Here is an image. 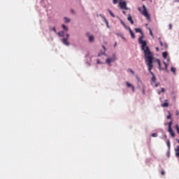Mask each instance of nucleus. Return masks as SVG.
Masks as SVG:
<instances>
[{
	"label": "nucleus",
	"mask_w": 179,
	"mask_h": 179,
	"mask_svg": "<svg viewBox=\"0 0 179 179\" xmlns=\"http://www.w3.org/2000/svg\"><path fill=\"white\" fill-rule=\"evenodd\" d=\"M142 44H143V51L144 52L145 62L148 66V71L152 76L151 78V80H152L151 83L152 85L153 83H156V76H155V73L152 72V69H153V59H154L153 53L150 52V49H149V48H145V47L146 46L145 42H142Z\"/></svg>",
	"instance_id": "obj_1"
},
{
	"label": "nucleus",
	"mask_w": 179,
	"mask_h": 179,
	"mask_svg": "<svg viewBox=\"0 0 179 179\" xmlns=\"http://www.w3.org/2000/svg\"><path fill=\"white\" fill-rule=\"evenodd\" d=\"M135 31L136 33H141V34H142V36L138 38V43L139 44L141 45V48L143 50V44L142 43H145V48H149V47H148V43H146L145 41H143V32L142 31V29H141V28H135Z\"/></svg>",
	"instance_id": "obj_2"
},
{
	"label": "nucleus",
	"mask_w": 179,
	"mask_h": 179,
	"mask_svg": "<svg viewBox=\"0 0 179 179\" xmlns=\"http://www.w3.org/2000/svg\"><path fill=\"white\" fill-rule=\"evenodd\" d=\"M143 9L141 14L145 16L148 20H150V15L148 13V8H146V6H145V4L143 5Z\"/></svg>",
	"instance_id": "obj_3"
},
{
	"label": "nucleus",
	"mask_w": 179,
	"mask_h": 179,
	"mask_svg": "<svg viewBox=\"0 0 179 179\" xmlns=\"http://www.w3.org/2000/svg\"><path fill=\"white\" fill-rule=\"evenodd\" d=\"M156 62H157V64H158V68H159V71H164V69H165V71H167L169 64L167 63H166V62H164V64L165 65L164 68L162 67V62H160V59H157Z\"/></svg>",
	"instance_id": "obj_4"
},
{
	"label": "nucleus",
	"mask_w": 179,
	"mask_h": 179,
	"mask_svg": "<svg viewBox=\"0 0 179 179\" xmlns=\"http://www.w3.org/2000/svg\"><path fill=\"white\" fill-rule=\"evenodd\" d=\"M119 6L120 9H125L126 10H128V8L127 7V2L125 1H120Z\"/></svg>",
	"instance_id": "obj_5"
},
{
	"label": "nucleus",
	"mask_w": 179,
	"mask_h": 179,
	"mask_svg": "<svg viewBox=\"0 0 179 179\" xmlns=\"http://www.w3.org/2000/svg\"><path fill=\"white\" fill-rule=\"evenodd\" d=\"M117 59V57L115 56H113V57H109L106 59V64H111V62H114Z\"/></svg>",
	"instance_id": "obj_6"
},
{
	"label": "nucleus",
	"mask_w": 179,
	"mask_h": 179,
	"mask_svg": "<svg viewBox=\"0 0 179 179\" xmlns=\"http://www.w3.org/2000/svg\"><path fill=\"white\" fill-rule=\"evenodd\" d=\"M168 132H169L172 138H176V133H174V131H173V129H168Z\"/></svg>",
	"instance_id": "obj_7"
},
{
	"label": "nucleus",
	"mask_w": 179,
	"mask_h": 179,
	"mask_svg": "<svg viewBox=\"0 0 179 179\" xmlns=\"http://www.w3.org/2000/svg\"><path fill=\"white\" fill-rule=\"evenodd\" d=\"M126 85L128 87H131L132 92H135V87L132 84L129 83V82H126Z\"/></svg>",
	"instance_id": "obj_8"
},
{
	"label": "nucleus",
	"mask_w": 179,
	"mask_h": 179,
	"mask_svg": "<svg viewBox=\"0 0 179 179\" xmlns=\"http://www.w3.org/2000/svg\"><path fill=\"white\" fill-rule=\"evenodd\" d=\"M62 43L63 44H64L65 45H67V46H69L70 45V43L68 41V38H64L62 39Z\"/></svg>",
	"instance_id": "obj_9"
},
{
	"label": "nucleus",
	"mask_w": 179,
	"mask_h": 179,
	"mask_svg": "<svg viewBox=\"0 0 179 179\" xmlns=\"http://www.w3.org/2000/svg\"><path fill=\"white\" fill-rule=\"evenodd\" d=\"M165 126L168 125V129H172L171 127L173 125V120H171L168 123H165L164 124Z\"/></svg>",
	"instance_id": "obj_10"
},
{
	"label": "nucleus",
	"mask_w": 179,
	"mask_h": 179,
	"mask_svg": "<svg viewBox=\"0 0 179 179\" xmlns=\"http://www.w3.org/2000/svg\"><path fill=\"white\" fill-rule=\"evenodd\" d=\"M127 20H129V22H130L131 24H134V20H132V16L131 15V14L128 15Z\"/></svg>",
	"instance_id": "obj_11"
},
{
	"label": "nucleus",
	"mask_w": 179,
	"mask_h": 179,
	"mask_svg": "<svg viewBox=\"0 0 179 179\" xmlns=\"http://www.w3.org/2000/svg\"><path fill=\"white\" fill-rule=\"evenodd\" d=\"M128 29H129V33H130V35H131V37L132 38H135V34L134 33V31H132V29H131V28H128Z\"/></svg>",
	"instance_id": "obj_12"
},
{
	"label": "nucleus",
	"mask_w": 179,
	"mask_h": 179,
	"mask_svg": "<svg viewBox=\"0 0 179 179\" xmlns=\"http://www.w3.org/2000/svg\"><path fill=\"white\" fill-rule=\"evenodd\" d=\"M162 107H169V100L166 99L165 103H162Z\"/></svg>",
	"instance_id": "obj_13"
},
{
	"label": "nucleus",
	"mask_w": 179,
	"mask_h": 179,
	"mask_svg": "<svg viewBox=\"0 0 179 179\" xmlns=\"http://www.w3.org/2000/svg\"><path fill=\"white\" fill-rule=\"evenodd\" d=\"M168 114L169 115L166 116V118L167 120H171H171H173V117H171V113H170V111H168Z\"/></svg>",
	"instance_id": "obj_14"
},
{
	"label": "nucleus",
	"mask_w": 179,
	"mask_h": 179,
	"mask_svg": "<svg viewBox=\"0 0 179 179\" xmlns=\"http://www.w3.org/2000/svg\"><path fill=\"white\" fill-rule=\"evenodd\" d=\"M89 41H90V43H93V41H94V36H89Z\"/></svg>",
	"instance_id": "obj_15"
},
{
	"label": "nucleus",
	"mask_w": 179,
	"mask_h": 179,
	"mask_svg": "<svg viewBox=\"0 0 179 179\" xmlns=\"http://www.w3.org/2000/svg\"><path fill=\"white\" fill-rule=\"evenodd\" d=\"M108 12L110 13V16H112V17H115V15H114V13H113V11H111V10L108 9Z\"/></svg>",
	"instance_id": "obj_16"
},
{
	"label": "nucleus",
	"mask_w": 179,
	"mask_h": 179,
	"mask_svg": "<svg viewBox=\"0 0 179 179\" xmlns=\"http://www.w3.org/2000/svg\"><path fill=\"white\" fill-rule=\"evenodd\" d=\"M167 55H168L167 52H164L162 53V57H163V58H164V59H166V58H167Z\"/></svg>",
	"instance_id": "obj_17"
},
{
	"label": "nucleus",
	"mask_w": 179,
	"mask_h": 179,
	"mask_svg": "<svg viewBox=\"0 0 179 179\" xmlns=\"http://www.w3.org/2000/svg\"><path fill=\"white\" fill-rule=\"evenodd\" d=\"M65 23H69L71 22V19L68 17H64Z\"/></svg>",
	"instance_id": "obj_18"
},
{
	"label": "nucleus",
	"mask_w": 179,
	"mask_h": 179,
	"mask_svg": "<svg viewBox=\"0 0 179 179\" xmlns=\"http://www.w3.org/2000/svg\"><path fill=\"white\" fill-rule=\"evenodd\" d=\"M58 35L59 36V37H64V31L58 32Z\"/></svg>",
	"instance_id": "obj_19"
},
{
	"label": "nucleus",
	"mask_w": 179,
	"mask_h": 179,
	"mask_svg": "<svg viewBox=\"0 0 179 179\" xmlns=\"http://www.w3.org/2000/svg\"><path fill=\"white\" fill-rule=\"evenodd\" d=\"M148 30H149V31H150V36H152V37H155L154 35H153V32L152 31V29L148 28Z\"/></svg>",
	"instance_id": "obj_20"
},
{
	"label": "nucleus",
	"mask_w": 179,
	"mask_h": 179,
	"mask_svg": "<svg viewBox=\"0 0 179 179\" xmlns=\"http://www.w3.org/2000/svg\"><path fill=\"white\" fill-rule=\"evenodd\" d=\"M171 71L173 72V73H174V75H176V68L171 67Z\"/></svg>",
	"instance_id": "obj_21"
},
{
	"label": "nucleus",
	"mask_w": 179,
	"mask_h": 179,
	"mask_svg": "<svg viewBox=\"0 0 179 179\" xmlns=\"http://www.w3.org/2000/svg\"><path fill=\"white\" fill-rule=\"evenodd\" d=\"M62 27L64 29V30L68 31V28H67L66 26H65V24H62Z\"/></svg>",
	"instance_id": "obj_22"
},
{
	"label": "nucleus",
	"mask_w": 179,
	"mask_h": 179,
	"mask_svg": "<svg viewBox=\"0 0 179 179\" xmlns=\"http://www.w3.org/2000/svg\"><path fill=\"white\" fill-rule=\"evenodd\" d=\"M151 136H152V138H156L157 137V133H153Z\"/></svg>",
	"instance_id": "obj_23"
},
{
	"label": "nucleus",
	"mask_w": 179,
	"mask_h": 179,
	"mask_svg": "<svg viewBox=\"0 0 179 179\" xmlns=\"http://www.w3.org/2000/svg\"><path fill=\"white\" fill-rule=\"evenodd\" d=\"M120 1H122V0H120ZM113 3H114V5L118 3V0H113Z\"/></svg>",
	"instance_id": "obj_24"
},
{
	"label": "nucleus",
	"mask_w": 179,
	"mask_h": 179,
	"mask_svg": "<svg viewBox=\"0 0 179 179\" xmlns=\"http://www.w3.org/2000/svg\"><path fill=\"white\" fill-rule=\"evenodd\" d=\"M166 145H167L168 148H170V140L167 141Z\"/></svg>",
	"instance_id": "obj_25"
},
{
	"label": "nucleus",
	"mask_w": 179,
	"mask_h": 179,
	"mask_svg": "<svg viewBox=\"0 0 179 179\" xmlns=\"http://www.w3.org/2000/svg\"><path fill=\"white\" fill-rule=\"evenodd\" d=\"M159 43H160L161 47H163V42H162V41H160V38H159Z\"/></svg>",
	"instance_id": "obj_26"
},
{
	"label": "nucleus",
	"mask_w": 179,
	"mask_h": 179,
	"mask_svg": "<svg viewBox=\"0 0 179 179\" xmlns=\"http://www.w3.org/2000/svg\"><path fill=\"white\" fill-rule=\"evenodd\" d=\"M122 24H123L124 27H125L127 29V25L125 24V23H124V22L122 21Z\"/></svg>",
	"instance_id": "obj_27"
},
{
	"label": "nucleus",
	"mask_w": 179,
	"mask_h": 179,
	"mask_svg": "<svg viewBox=\"0 0 179 179\" xmlns=\"http://www.w3.org/2000/svg\"><path fill=\"white\" fill-rule=\"evenodd\" d=\"M52 30L53 31H55V33H57V29L55 28V27L52 28Z\"/></svg>",
	"instance_id": "obj_28"
},
{
	"label": "nucleus",
	"mask_w": 179,
	"mask_h": 179,
	"mask_svg": "<svg viewBox=\"0 0 179 179\" xmlns=\"http://www.w3.org/2000/svg\"><path fill=\"white\" fill-rule=\"evenodd\" d=\"M165 48H169V45H167V43L164 44Z\"/></svg>",
	"instance_id": "obj_29"
},
{
	"label": "nucleus",
	"mask_w": 179,
	"mask_h": 179,
	"mask_svg": "<svg viewBox=\"0 0 179 179\" xmlns=\"http://www.w3.org/2000/svg\"><path fill=\"white\" fill-rule=\"evenodd\" d=\"M169 29H170V30H171V29H173V25L171 24H169Z\"/></svg>",
	"instance_id": "obj_30"
},
{
	"label": "nucleus",
	"mask_w": 179,
	"mask_h": 179,
	"mask_svg": "<svg viewBox=\"0 0 179 179\" xmlns=\"http://www.w3.org/2000/svg\"><path fill=\"white\" fill-rule=\"evenodd\" d=\"M161 92H162V93H164V92H166V90H164V88H162Z\"/></svg>",
	"instance_id": "obj_31"
},
{
	"label": "nucleus",
	"mask_w": 179,
	"mask_h": 179,
	"mask_svg": "<svg viewBox=\"0 0 179 179\" xmlns=\"http://www.w3.org/2000/svg\"><path fill=\"white\" fill-rule=\"evenodd\" d=\"M161 174H162V176H164V174H165L164 171H161Z\"/></svg>",
	"instance_id": "obj_32"
},
{
	"label": "nucleus",
	"mask_w": 179,
	"mask_h": 179,
	"mask_svg": "<svg viewBox=\"0 0 179 179\" xmlns=\"http://www.w3.org/2000/svg\"><path fill=\"white\" fill-rule=\"evenodd\" d=\"M104 20H105V22H106L107 26H108V22L107 21V20H106V18H104Z\"/></svg>",
	"instance_id": "obj_33"
},
{
	"label": "nucleus",
	"mask_w": 179,
	"mask_h": 179,
	"mask_svg": "<svg viewBox=\"0 0 179 179\" xmlns=\"http://www.w3.org/2000/svg\"><path fill=\"white\" fill-rule=\"evenodd\" d=\"M130 72H131V73H132L133 75L135 73V72H134L132 69H130Z\"/></svg>",
	"instance_id": "obj_34"
},
{
	"label": "nucleus",
	"mask_w": 179,
	"mask_h": 179,
	"mask_svg": "<svg viewBox=\"0 0 179 179\" xmlns=\"http://www.w3.org/2000/svg\"><path fill=\"white\" fill-rule=\"evenodd\" d=\"M122 40H124V41H127V39H126L124 36H122Z\"/></svg>",
	"instance_id": "obj_35"
},
{
	"label": "nucleus",
	"mask_w": 179,
	"mask_h": 179,
	"mask_svg": "<svg viewBox=\"0 0 179 179\" xmlns=\"http://www.w3.org/2000/svg\"><path fill=\"white\" fill-rule=\"evenodd\" d=\"M159 85H160V84L159 83H157V84H155V87H157V86H159Z\"/></svg>",
	"instance_id": "obj_36"
},
{
	"label": "nucleus",
	"mask_w": 179,
	"mask_h": 179,
	"mask_svg": "<svg viewBox=\"0 0 179 179\" xmlns=\"http://www.w3.org/2000/svg\"><path fill=\"white\" fill-rule=\"evenodd\" d=\"M122 13H123L124 15H127V12H126L125 10L122 11Z\"/></svg>",
	"instance_id": "obj_37"
},
{
	"label": "nucleus",
	"mask_w": 179,
	"mask_h": 179,
	"mask_svg": "<svg viewBox=\"0 0 179 179\" xmlns=\"http://www.w3.org/2000/svg\"><path fill=\"white\" fill-rule=\"evenodd\" d=\"M66 37H67V38H69V34H66Z\"/></svg>",
	"instance_id": "obj_38"
},
{
	"label": "nucleus",
	"mask_w": 179,
	"mask_h": 179,
	"mask_svg": "<svg viewBox=\"0 0 179 179\" xmlns=\"http://www.w3.org/2000/svg\"><path fill=\"white\" fill-rule=\"evenodd\" d=\"M138 10H139V12H141V9L140 7L138 8Z\"/></svg>",
	"instance_id": "obj_39"
},
{
	"label": "nucleus",
	"mask_w": 179,
	"mask_h": 179,
	"mask_svg": "<svg viewBox=\"0 0 179 179\" xmlns=\"http://www.w3.org/2000/svg\"><path fill=\"white\" fill-rule=\"evenodd\" d=\"M156 51L159 52V48H156Z\"/></svg>",
	"instance_id": "obj_40"
},
{
	"label": "nucleus",
	"mask_w": 179,
	"mask_h": 179,
	"mask_svg": "<svg viewBox=\"0 0 179 179\" xmlns=\"http://www.w3.org/2000/svg\"><path fill=\"white\" fill-rule=\"evenodd\" d=\"M102 47H103L104 51H106V47H104V46H102Z\"/></svg>",
	"instance_id": "obj_41"
},
{
	"label": "nucleus",
	"mask_w": 179,
	"mask_h": 179,
	"mask_svg": "<svg viewBox=\"0 0 179 179\" xmlns=\"http://www.w3.org/2000/svg\"><path fill=\"white\" fill-rule=\"evenodd\" d=\"M72 13H75V11L73 10H71Z\"/></svg>",
	"instance_id": "obj_42"
},
{
	"label": "nucleus",
	"mask_w": 179,
	"mask_h": 179,
	"mask_svg": "<svg viewBox=\"0 0 179 179\" xmlns=\"http://www.w3.org/2000/svg\"><path fill=\"white\" fill-rule=\"evenodd\" d=\"M143 94H145V90H143Z\"/></svg>",
	"instance_id": "obj_43"
},
{
	"label": "nucleus",
	"mask_w": 179,
	"mask_h": 179,
	"mask_svg": "<svg viewBox=\"0 0 179 179\" xmlns=\"http://www.w3.org/2000/svg\"><path fill=\"white\" fill-rule=\"evenodd\" d=\"M167 61H168V62L170 61V59H167Z\"/></svg>",
	"instance_id": "obj_44"
},
{
	"label": "nucleus",
	"mask_w": 179,
	"mask_h": 179,
	"mask_svg": "<svg viewBox=\"0 0 179 179\" xmlns=\"http://www.w3.org/2000/svg\"><path fill=\"white\" fill-rule=\"evenodd\" d=\"M97 63H98V64H100V62H99V60L97 61Z\"/></svg>",
	"instance_id": "obj_45"
},
{
	"label": "nucleus",
	"mask_w": 179,
	"mask_h": 179,
	"mask_svg": "<svg viewBox=\"0 0 179 179\" xmlns=\"http://www.w3.org/2000/svg\"><path fill=\"white\" fill-rule=\"evenodd\" d=\"M164 138H167V136L165 135V136H164Z\"/></svg>",
	"instance_id": "obj_46"
},
{
	"label": "nucleus",
	"mask_w": 179,
	"mask_h": 179,
	"mask_svg": "<svg viewBox=\"0 0 179 179\" xmlns=\"http://www.w3.org/2000/svg\"><path fill=\"white\" fill-rule=\"evenodd\" d=\"M160 93H161V92H158V94H160Z\"/></svg>",
	"instance_id": "obj_47"
},
{
	"label": "nucleus",
	"mask_w": 179,
	"mask_h": 179,
	"mask_svg": "<svg viewBox=\"0 0 179 179\" xmlns=\"http://www.w3.org/2000/svg\"><path fill=\"white\" fill-rule=\"evenodd\" d=\"M117 45V43H115V46Z\"/></svg>",
	"instance_id": "obj_48"
},
{
	"label": "nucleus",
	"mask_w": 179,
	"mask_h": 179,
	"mask_svg": "<svg viewBox=\"0 0 179 179\" xmlns=\"http://www.w3.org/2000/svg\"><path fill=\"white\" fill-rule=\"evenodd\" d=\"M142 1H145V0H142Z\"/></svg>",
	"instance_id": "obj_49"
}]
</instances>
